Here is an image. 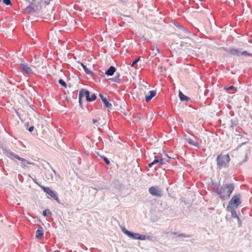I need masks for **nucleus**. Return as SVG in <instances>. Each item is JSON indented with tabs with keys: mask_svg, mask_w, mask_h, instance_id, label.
Listing matches in <instances>:
<instances>
[{
	"mask_svg": "<svg viewBox=\"0 0 252 252\" xmlns=\"http://www.w3.org/2000/svg\"><path fill=\"white\" fill-rule=\"evenodd\" d=\"M234 189V187L232 184H226L220 187V189H218L216 192L222 199L228 198L233 192Z\"/></svg>",
	"mask_w": 252,
	"mask_h": 252,
	"instance_id": "obj_1",
	"label": "nucleus"
},
{
	"mask_svg": "<svg viewBox=\"0 0 252 252\" xmlns=\"http://www.w3.org/2000/svg\"><path fill=\"white\" fill-rule=\"evenodd\" d=\"M229 160L230 158L228 154L223 156L219 155L217 158V165L220 169L222 167H226L227 166Z\"/></svg>",
	"mask_w": 252,
	"mask_h": 252,
	"instance_id": "obj_2",
	"label": "nucleus"
},
{
	"mask_svg": "<svg viewBox=\"0 0 252 252\" xmlns=\"http://www.w3.org/2000/svg\"><path fill=\"white\" fill-rule=\"evenodd\" d=\"M224 50L227 53H230L233 55H236L238 57L240 56H251V54L249 53L247 51H242L241 49H235V48H229V49H224Z\"/></svg>",
	"mask_w": 252,
	"mask_h": 252,
	"instance_id": "obj_3",
	"label": "nucleus"
},
{
	"mask_svg": "<svg viewBox=\"0 0 252 252\" xmlns=\"http://www.w3.org/2000/svg\"><path fill=\"white\" fill-rule=\"evenodd\" d=\"M41 9V6L38 2H32L30 3L25 9V13H33L37 12H39Z\"/></svg>",
	"mask_w": 252,
	"mask_h": 252,
	"instance_id": "obj_4",
	"label": "nucleus"
},
{
	"mask_svg": "<svg viewBox=\"0 0 252 252\" xmlns=\"http://www.w3.org/2000/svg\"><path fill=\"white\" fill-rule=\"evenodd\" d=\"M149 193L153 196L161 197L162 195V191L158 186H152L149 189Z\"/></svg>",
	"mask_w": 252,
	"mask_h": 252,
	"instance_id": "obj_5",
	"label": "nucleus"
},
{
	"mask_svg": "<svg viewBox=\"0 0 252 252\" xmlns=\"http://www.w3.org/2000/svg\"><path fill=\"white\" fill-rule=\"evenodd\" d=\"M241 203L240 199V195L236 194L233 196L230 199L228 205L232 206V205L236 208Z\"/></svg>",
	"mask_w": 252,
	"mask_h": 252,
	"instance_id": "obj_6",
	"label": "nucleus"
},
{
	"mask_svg": "<svg viewBox=\"0 0 252 252\" xmlns=\"http://www.w3.org/2000/svg\"><path fill=\"white\" fill-rule=\"evenodd\" d=\"M42 188L43 189L44 191L46 193V194L50 196L51 197L55 199L58 202H60L59 199L57 196V194H56V193L54 192L53 190H52L49 188L42 187Z\"/></svg>",
	"mask_w": 252,
	"mask_h": 252,
	"instance_id": "obj_7",
	"label": "nucleus"
},
{
	"mask_svg": "<svg viewBox=\"0 0 252 252\" xmlns=\"http://www.w3.org/2000/svg\"><path fill=\"white\" fill-rule=\"evenodd\" d=\"M226 210L228 212H229L231 214V217L233 218H236L238 220V222L239 224V226H241V221L240 220L239 218L237 216L236 212L235 210V209L233 208L232 206H231L230 205H228Z\"/></svg>",
	"mask_w": 252,
	"mask_h": 252,
	"instance_id": "obj_8",
	"label": "nucleus"
},
{
	"mask_svg": "<svg viewBox=\"0 0 252 252\" xmlns=\"http://www.w3.org/2000/svg\"><path fill=\"white\" fill-rule=\"evenodd\" d=\"M2 152L4 154L11 159H13V158L18 159L19 157V156L15 154L10 149L6 148H2Z\"/></svg>",
	"mask_w": 252,
	"mask_h": 252,
	"instance_id": "obj_9",
	"label": "nucleus"
},
{
	"mask_svg": "<svg viewBox=\"0 0 252 252\" xmlns=\"http://www.w3.org/2000/svg\"><path fill=\"white\" fill-rule=\"evenodd\" d=\"M122 231L124 233L127 235L130 238H131L133 239L138 240V238L139 235V234L130 232L126 229L125 228H122Z\"/></svg>",
	"mask_w": 252,
	"mask_h": 252,
	"instance_id": "obj_10",
	"label": "nucleus"
},
{
	"mask_svg": "<svg viewBox=\"0 0 252 252\" xmlns=\"http://www.w3.org/2000/svg\"><path fill=\"white\" fill-rule=\"evenodd\" d=\"M23 72L26 73L28 74H32V68L28 65L25 64H21V68Z\"/></svg>",
	"mask_w": 252,
	"mask_h": 252,
	"instance_id": "obj_11",
	"label": "nucleus"
},
{
	"mask_svg": "<svg viewBox=\"0 0 252 252\" xmlns=\"http://www.w3.org/2000/svg\"><path fill=\"white\" fill-rule=\"evenodd\" d=\"M79 94L80 97H85L86 100L88 101L90 97V92L89 91L82 89L80 91Z\"/></svg>",
	"mask_w": 252,
	"mask_h": 252,
	"instance_id": "obj_12",
	"label": "nucleus"
},
{
	"mask_svg": "<svg viewBox=\"0 0 252 252\" xmlns=\"http://www.w3.org/2000/svg\"><path fill=\"white\" fill-rule=\"evenodd\" d=\"M17 159L21 161V166L23 168H25L27 164H33V163L20 157H18Z\"/></svg>",
	"mask_w": 252,
	"mask_h": 252,
	"instance_id": "obj_13",
	"label": "nucleus"
},
{
	"mask_svg": "<svg viewBox=\"0 0 252 252\" xmlns=\"http://www.w3.org/2000/svg\"><path fill=\"white\" fill-rule=\"evenodd\" d=\"M186 141L189 143L190 145L194 146L196 147H199V142L197 140H194L189 138H188L186 139Z\"/></svg>",
	"mask_w": 252,
	"mask_h": 252,
	"instance_id": "obj_14",
	"label": "nucleus"
},
{
	"mask_svg": "<svg viewBox=\"0 0 252 252\" xmlns=\"http://www.w3.org/2000/svg\"><path fill=\"white\" fill-rule=\"evenodd\" d=\"M99 96L106 107L109 108L112 106L111 104L108 101L107 99L104 97L102 94H99Z\"/></svg>",
	"mask_w": 252,
	"mask_h": 252,
	"instance_id": "obj_15",
	"label": "nucleus"
},
{
	"mask_svg": "<svg viewBox=\"0 0 252 252\" xmlns=\"http://www.w3.org/2000/svg\"><path fill=\"white\" fill-rule=\"evenodd\" d=\"M116 71V68L113 66H111L106 71L105 74L107 76H112L114 74L115 72Z\"/></svg>",
	"mask_w": 252,
	"mask_h": 252,
	"instance_id": "obj_16",
	"label": "nucleus"
},
{
	"mask_svg": "<svg viewBox=\"0 0 252 252\" xmlns=\"http://www.w3.org/2000/svg\"><path fill=\"white\" fill-rule=\"evenodd\" d=\"M150 95L146 96L145 100L146 101L148 102L151 100V99L155 96L156 93L154 91H150L149 92Z\"/></svg>",
	"mask_w": 252,
	"mask_h": 252,
	"instance_id": "obj_17",
	"label": "nucleus"
},
{
	"mask_svg": "<svg viewBox=\"0 0 252 252\" xmlns=\"http://www.w3.org/2000/svg\"><path fill=\"white\" fill-rule=\"evenodd\" d=\"M179 97L180 99L182 101H188L189 99V97L184 95L181 91H179Z\"/></svg>",
	"mask_w": 252,
	"mask_h": 252,
	"instance_id": "obj_18",
	"label": "nucleus"
},
{
	"mask_svg": "<svg viewBox=\"0 0 252 252\" xmlns=\"http://www.w3.org/2000/svg\"><path fill=\"white\" fill-rule=\"evenodd\" d=\"M45 177H46V179H47V180H51V181L53 180V178H54L53 173L49 170H47L46 172Z\"/></svg>",
	"mask_w": 252,
	"mask_h": 252,
	"instance_id": "obj_19",
	"label": "nucleus"
},
{
	"mask_svg": "<svg viewBox=\"0 0 252 252\" xmlns=\"http://www.w3.org/2000/svg\"><path fill=\"white\" fill-rule=\"evenodd\" d=\"M43 236V231L42 228L41 227L36 231V237L38 239H41Z\"/></svg>",
	"mask_w": 252,
	"mask_h": 252,
	"instance_id": "obj_20",
	"label": "nucleus"
},
{
	"mask_svg": "<svg viewBox=\"0 0 252 252\" xmlns=\"http://www.w3.org/2000/svg\"><path fill=\"white\" fill-rule=\"evenodd\" d=\"M53 172L55 175V180L57 181H61L62 178L60 176V175L57 173L56 171L54 169H53Z\"/></svg>",
	"mask_w": 252,
	"mask_h": 252,
	"instance_id": "obj_21",
	"label": "nucleus"
},
{
	"mask_svg": "<svg viewBox=\"0 0 252 252\" xmlns=\"http://www.w3.org/2000/svg\"><path fill=\"white\" fill-rule=\"evenodd\" d=\"M81 66L83 67L85 72L88 74H91L92 73V71H90L86 65H85L83 63H81Z\"/></svg>",
	"mask_w": 252,
	"mask_h": 252,
	"instance_id": "obj_22",
	"label": "nucleus"
},
{
	"mask_svg": "<svg viewBox=\"0 0 252 252\" xmlns=\"http://www.w3.org/2000/svg\"><path fill=\"white\" fill-rule=\"evenodd\" d=\"M58 82L64 88H66L67 87L66 83L63 79H60Z\"/></svg>",
	"mask_w": 252,
	"mask_h": 252,
	"instance_id": "obj_23",
	"label": "nucleus"
},
{
	"mask_svg": "<svg viewBox=\"0 0 252 252\" xmlns=\"http://www.w3.org/2000/svg\"><path fill=\"white\" fill-rule=\"evenodd\" d=\"M51 212L48 209H46L43 212V215L45 217L48 215H51Z\"/></svg>",
	"mask_w": 252,
	"mask_h": 252,
	"instance_id": "obj_24",
	"label": "nucleus"
},
{
	"mask_svg": "<svg viewBox=\"0 0 252 252\" xmlns=\"http://www.w3.org/2000/svg\"><path fill=\"white\" fill-rule=\"evenodd\" d=\"M96 96L95 94H93L91 95V96L89 97V98L88 101H92L95 100L96 99Z\"/></svg>",
	"mask_w": 252,
	"mask_h": 252,
	"instance_id": "obj_25",
	"label": "nucleus"
},
{
	"mask_svg": "<svg viewBox=\"0 0 252 252\" xmlns=\"http://www.w3.org/2000/svg\"><path fill=\"white\" fill-rule=\"evenodd\" d=\"M159 161V164L160 165L164 164L166 163V162L167 161V160L165 159L161 158L158 159Z\"/></svg>",
	"mask_w": 252,
	"mask_h": 252,
	"instance_id": "obj_26",
	"label": "nucleus"
},
{
	"mask_svg": "<svg viewBox=\"0 0 252 252\" xmlns=\"http://www.w3.org/2000/svg\"><path fill=\"white\" fill-rule=\"evenodd\" d=\"M212 186L213 187L214 189L215 190V191L216 192V190H218V189H220V187L219 185H218L217 184H213L212 185Z\"/></svg>",
	"mask_w": 252,
	"mask_h": 252,
	"instance_id": "obj_27",
	"label": "nucleus"
},
{
	"mask_svg": "<svg viewBox=\"0 0 252 252\" xmlns=\"http://www.w3.org/2000/svg\"><path fill=\"white\" fill-rule=\"evenodd\" d=\"M140 60V58H138L136 59H135L133 62L131 64V66L132 67V66H134V65L137 63Z\"/></svg>",
	"mask_w": 252,
	"mask_h": 252,
	"instance_id": "obj_28",
	"label": "nucleus"
},
{
	"mask_svg": "<svg viewBox=\"0 0 252 252\" xmlns=\"http://www.w3.org/2000/svg\"><path fill=\"white\" fill-rule=\"evenodd\" d=\"M101 157L103 158V160L105 161L106 164H107V165H109L110 164V161L107 158H106L104 156H101Z\"/></svg>",
	"mask_w": 252,
	"mask_h": 252,
	"instance_id": "obj_29",
	"label": "nucleus"
},
{
	"mask_svg": "<svg viewBox=\"0 0 252 252\" xmlns=\"http://www.w3.org/2000/svg\"><path fill=\"white\" fill-rule=\"evenodd\" d=\"M189 237V236L187 235L185 233H182V234H178L175 237Z\"/></svg>",
	"mask_w": 252,
	"mask_h": 252,
	"instance_id": "obj_30",
	"label": "nucleus"
},
{
	"mask_svg": "<svg viewBox=\"0 0 252 252\" xmlns=\"http://www.w3.org/2000/svg\"><path fill=\"white\" fill-rule=\"evenodd\" d=\"M2 2H3V3L7 5H9L11 4L10 0H2Z\"/></svg>",
	"mask_w": 252,
	"mask_h": 252,
	"instance_id": "obj_31",
	"label": "nucleus"
},
{
	"mask_svg": "<svg viewBox=\"0 0 252 252\" xmlns=\"http://www.w3.org/2000/svg\"><path fill=\"white\" fill-rule=\"evenodd\" d=\"M109 80L114 82L119 83V79H117L116 76H115L114 78L109 79Z\"/></svg>",
	"mask_w": 252,
	"mask_h": 252,
	"instance_id": "obj_32",
	"label": "nucleus"
},
{
	"mask_svg": "<svg viewBox=\"0 0 252 252\" xmlns=\"http://www.w3.org/2000/svg\"><path fill=\"white\" fill-rule=\"evenodd\" d=\"M146 239V236L143 235H140L138 236V240H144Z\"/></svg>",
	"mask_w": 252,
	"mask_h": 252,
	"instance_id": "obj_33",
	"label": "nucleus"
},
{
	"mask_svg": "<svg viewBox=\"0 0 252 252\" xmlns=\"http://www.w3.org/2000/svg\"><path fill=\"white\" fill-rule=\"evenodd\" d=\"M153 163L154 165L157 164V163H159L158 159L156 157H155V159L153 161Z\"/></svg>",
	"mask_w": 252,
	"mask_h": 252,
	"instance_id": "obj_34",
	"label": "nucleus"
},
{
	"mask_svg": "<svg viewBox=\"0 0 252 252\" xmlns=\"http://www.w3.org/2000/svg\"><path fill=\"white\" fill-rule=\"evenodd\" d=\"M93 123L94 124H96V126H98V120H96V119H93Z\"/></svg>",
	"mask_w": 252,
	"mask_h": 252,
	"instance_id": "obj_35",
	"label": "nucleus"
},
{
	"mask_svg": "<svg viewBox=\"0 0 252 252\" xmlns=\"http://www.w3.org/2000/svg\"><path fill=\"white\" fill-rule=\"evenodd\" d=\"M83 97H80V94H79V102L80 105H82V98Z\"/></svg>",
	"mask_w": 252,
	"mask_h": 252,
	"instance_id": "obj_36",
	"label": "nucleus"
},
{
	"mask_svg": "<svg viewBox=\"0 0 252 252\" xmlns=\"http://www.w3.org/2000/svg\"><path fill=\"white\" fill-rule=\"evenodd\" d=\"M33 129H34L33 126H31V127H29L28 130H29V131L30 132H32L33 130Z\"/></svg>",
	"mask_w": 252,
	"mask_h": 252,
	"instance_id": "obj_37",
	"label": "nucleus"
},
{
	"mask_svg": "<svg viewBox=\"0 0 252 252\" xmlns=\"http://www.w3.org/2000/svg\"><path fill=\"white\" fill-rule=\"evenodd\" d=\"M234 89H235V88L233 86H231L227 88V90H234Z\"/></svg>",
	"mask_w": 252,
	"mask_h": 252,
	"instance_id": "obj_38",
	"label": "nucleus"
},
{
	"mask_svg": "<svg viewBox=\"0 0 252 252\" xmlns=\"http://www.w3.org/2000/svg\"><path fill=\"white\" fill-rule=\"evenodd\" d=\"M153 165H154V164H153V162H152L151 163L148 164V166L149 167H151Z\"/></svg>",
	"mask_w": 252,
	"mask_h": 252,
	"instance_id": "obj_39",
	"label": "nucleus"
},
{
	"mask_svg": "<svg viewBox=\"0 0 252 252\" xmlns=\"http://www.w3.org/2000/svg\"><path fill=\"white\" fill-rule=\"evenodd\" d=\"M115 76L117 77V79H119V78L120 77V74L119 73H117L116 75Z\"/></svg>",
	"mask_w": 252,
	"mask_h": 252,
	"instance_id": "obj_40",
	"label": "nucleus"
},
{
	"mask_svg": "<svg viewBox=\"0 0 252 252\" xmlns=\"http://www.w3.org/2000/svg\"><path fill=\"white\" fill-rule=\"evenodd\" d=\"M136 119H137L138 120H140L141 119V117L139 116H137L136 117H135Z\"/></svg>",
	"mask_w": 252,
	"mask_h": 252,
	"instance_id": "obj_41",
	"label": "nucleus"
},
{
	"mask_svg": "<svg viewBox=\"0 0 252 252\" xmlns=\"http://www.w3.org/2000/svg\"><path fill=\"white\" fill-rule=\"evenodd\" d=\"M171 235H177V233L175 232H171Z\"/></svg>",
	"mask_w": 252,
	"mask_h": 252,
	"instance_id": "obj_42",
	"label": "nucleus"
},
{
	"mask_svg": "<svg viewBox=\"0 0 252 252\" xmlns=\"http://www.w3.org/2000/svg\"><path fill=\"white\" fill-rule=\"evenodd\" d=\"M157 50L158 52H159V49L158 48H157Z\"/></svg>",
	"mask_w": 252,
	"mask_h": 252,
	"instance_id": "obj_43",
	"label": "nucleus"
},
{
	"mask_svg": "<svg viewBox=\"0 0 252 252\" xmlns=\"http://www.w3.org/2000/svg\"><path fill=\"white\" fill-rule=\"evenodd\" d=\"M1 0H0V2H1Z\"/></svg>",
	"mask_w": 252,
	"mask_h": 252,
	"instance_id": "obj_44",
	"label": "nucleus"
}]
</instances>
